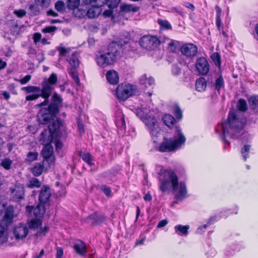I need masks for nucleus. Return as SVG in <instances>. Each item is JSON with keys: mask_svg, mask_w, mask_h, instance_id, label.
Listing matches in <instances>:
<instances>
[{"mask_svg": "<svg viewBox=\"0 0 258 258\" xmlns=\"http://www.w3.org/2000/svg\"><path fill=\"white\" fill-rule=\"evenodd\" d=\"M245 124L246 119L243 113L232 111L229 113L227 121L219 124L215 131L219 133L220 138L229 145L230 142L225 140L226 136L232 139L240 138L243 141L247 140L248 135L244 130Z\"/></svg>", "mask_w": 258, "mask_h": 258, "instance_id": "nucleus-1", "label": "nucleus"}, {"mask_svg": "<svg viewBox=\"0 0 258 258\" xmlns=\"http://www.w3.org/2000/svg\"><path fill=\"white\" fill-rule=\"evenodd\" d=\"M57 82V76L55 73H52L48 78H45L42 83V88L36 86H28L22 88V90L27 94L26 101H33L41 97L44 101L38 105L40 107L47 105L49 103V98L54 89V85Z\"/></svg>", "mask_w": 258, "mask_h": 258, "instance_id": "nucleus-2", "label": "nucleus"}, {"mask_svg": "<svg viewBox=\"0 0 258 258\" xmlns=\"http://www.w3.org/2000/svg\"><path fill=\"white\" fill-rule=\"evenodd\" d=\"M159 173V180L160 181V189L162 192L169 191L172 190L175 194V198L177 201H182L187 194L185 184L181 181L179 183V187L178 188V181L176 174L170 170H166L161 167Z\"/></svg>", "mask_w": 258, "mask_h": 258, "instance_id": "nucleus-3", "label": "nucleus"}, {"mask_svg": "<svg viewBox=\"0 0 258 258\" xmlns=\"http://www.w3.org/2000/svg\"><path fill=\"white\" fill-rule=\"evenodd\" d=\"M130 48V39L125 38L123 40L113 42L109 45L108 52L104 53H98L96 59L97 64L102 67L111 65L114 62L115 57L120 53V51Z\"/></svg>", "mask_w": 258, "mask_h": 258, "instance_id": "nucleus-4", "label": "nucleus"}, {"mask_svg": "<svg viewBox=\"0 0 258 258\" xmlns=\"http://www.w3.org/2000/svg\"><path fill=\"white\" fill-rule=\"evenodd\" d=\"M185 140L186 139L180 129L176 127L173 137L169 139L164 138L163 141L155 149L161 153L174 152L181 148Z\"/></svg>", "mask_w": 258, "mask_h": 258, "instance_id": "nucleus-5", "label": "nucleus"}, {"mask_svg": "<svg viewBox=\"0 0 258 258\" xmlns=\"http://www.w3.org/2000/svg\"><path fill=\"white\" fill-rule=\"evenodd\" d=\"M60 125V121L54 122L50 124L48 130H44L41 134L39 141L43 145H50V143L58 137Z\"/></svg>", "mask_w": 258, "mask_h": 258, "instance_id": "nucleus-6", "label": "nucleus"}, {"mask_svg": "<svg viewBox=\"0 0 258 258\" xmlns=\"http://www.w3.org/2000/svg\"><path fill=\"white\" fill-rule=\"evenodd\" d=\"M136 87L127 83H121L117 86L116 90V97L121 100H125L131 96L135 95Z\"/></svg>", "mask_w": 258, "mask_h": 258, "instance_id": "nucleus-7", "label": "nucleus"}, {"mask_svg": "<svg viewBox=\"0 0 258 258\" xmlns=\"http://www.w3.org/2000/svg\"><path fill=\"white\" fill-rule=\"evenodd\" d=\"M42 225V221L40 219L36 218L30 220L28 222V226L29 229L32 230H37L35 236L37 239H41L49 231V228L47 226L44 227H41Z\"/></svg>", "mask_w": 258, "mask_h": 258, "instance_id": "nucleus-8", "label": "nucleus"}, {"mask_svg": "<svg viewBox=\"0 0 258 258\" xmlns=\"http://www.w3.org/2000/svg\"><path fill=\"white\" fill-rule=\"evenodd\" d=\"M142 119L147 126L150 134L152 136L157 137L160 128L155 117L152 114H146L142 117Z\"/></svg>", "mask_w": 258, "mask_h": 258, "instance_id": "nucleus-9", "label": "nucleus"}, {"mask_svg": "<svg viewBox=\"0 0 258 258\" xmlns=\"http://www.w3.org/2000/svg\"><path fill=\"white\" fill-rule=\"evenodd\" d=\"M57 113H54L48 107L47 109H42L40 110L38 114V120L41 124H47L49 122L50 124H52L54 122L59 121L56 115Z\"/></svg>", "mask_w": 258, "mask_h": 258, "instance_id": "nucleus-10", "label": "nucleus"}, {"mask_svg": "<svg viewBox=\"0 0 258 258\" xmlns=\"http://www.w3.org/2000/svg\"><path fill=\"white\" fill-rule=\"evenodd\" d=\"M139 43L145 49L153 50L159 45L160 40L155 36L145 35L140 38Z\"/></svg>", "mask_w": 258, "mask_h": 258, "instance_id": "nucleus-11", "label": "nucleus"}, {"mask_svg": "<svg viewBox=\"0 0 258 258\" xmlns=\"http://www.w3.org/2000/svg\"><path fill=\"white\" fill-rule=\"evenodd\" d=\"M9 191L11 198L14 201L19 202L24 198V186L22 184L17 183L11 186Z\"/></svg>", "mask_w": 258, "mask_h": 258, "instance_id": "nucleus-12", "label": "nucleus"}, {"mask_svg": "<svg viewBox=\"0 0 258 258\" xmlns=\"http://www.w3.org/2000/svg\"><path fill=\"white\" fill-rule=\"evenodd\" d=\"M29 233V228L27 224L19 223L13 229V234L16 239L22 240L26 238Z\"/></svg>", "mask_w": 258, "mask_h": 258, "instance_id": "nucleus-13", "label": "nucleus"}, {"mask_svg": "<svg viewBox=\"0 0 258 258\" xmlns=\"http://www.w3.org/2000/svg\"><path fill=\"white\" fill-rule=\"evenodd\" d=\"M42 155L44 158V161L48 163L49 166L54 164L55 158L53 156V148L51 145H44L42 150Z\"/></svg>", "mask_w": 258, "mask_h": 258, "instance_id": "nucleus-14", "label": "nucleus"}, {"mask_svg": "<svg viewBox=\"0 0 258 258\" xmlns=\"http://www.w3.org/2000/svg\"><path fill=\"white\" fill-rule=\"evenodd\" d=\"M26 212L28 215L31 216L32 215V212H33V215L36 217H41L45 214V209L44 204L40 203L35 207L27 206L26 207Z\"/></svg>", "mask_w": 258, "mask_h": 258, "instance_id": "nucleus-15", "label": "nucleus"}, {"mask_svg": "<svg viewBox=\"0 0 258 258\" xmlns=\"http://www.w3.org/2000/svg\"><path fill=\"white\" fill-rule=\"evenodd\" d=\"M51 101L48 107L53 112L58 113L59 108L61 106L62 99L59 94L54 92L51 97Z\"/></svg>", "mask_w": 258, "mask_h": 258, "instance_id": "nucleus-16", "label": "nucleus"}, {"mask_svg": "<svg viewBox=\"0 0 258 258\" xmlns=\"http://www.w3.org/2000/svg\"><path fill=\"white\" fill-rule=\"evenodd\" d=\"M182 54L187 57H193L195 56L198 52L197 47L191 43H188L183 45L180 49Z\"/></svg>", "mask_w": 258, "mask_h": 258, "instance_id": "nucleus-17", "label": "nucleus"}, {"mask_svg": "<svg viewBox=\"0 0 258 258\" xmlns=\"http://www.w3.org/2000/svg\"><path fill=\"white\" fill-rule=\"evenodd\" d=\"M196 67L198 72L202 75L207 74L209 70L208 63L204 57H200L198 59Z\"/></svg>", "mask_w": 258, "mask_h": 258, "instance_id": "nucleus-18", "label": "nucleus"}, {"mask_svg": "<svg viewBox=\"0 0 258 258\" xmlns=\"http://www.w3.org/2000/svg\"><path fill=\"white\" fill-rule=\"evenodd\" d=\"M115 123L116 126L121 130H125L126 126L124 116L122 111L118 110L115 113Z\"/></svg>", "mask_w": 258, "mask_h": 258, "instance_id": "nucleus-19", "label": "nucleus"}, {"mask_svg": "<svg viewBox=\"0 0 258 258\" xmlns=\"http://www.w3.org/2000/svg\"><path fill=\"white\" fill-rule=\"evenodd\" d=\"M74 249L77 254L81 256H85L87 253L86 244L82 240H78L75 242Z\"/></svg>", "mask_w": 258, "mask_h": 258, "instance_id": "nucleus-20", "label": "nucleus"}, {"mask_svg": "<svg viewBox=\"0 0 258 258\" xmlns=\"http://www.w3.org/2000/svg\"><path fill=\"white\" fill-rule=\"evenodd\" d=\"M50 196V188L46 186H43L41 190L39 196L40 203L44 204L49 200Z\"/></svg>", "mask_w": 258, "mask_h": 258, "instance_id": "nucleus-21", "label": "nucleus"}, {"mask_svg": "<svg viewBox=\"0 0 258 258\" xmlns=\"http://www.w3.org/2000/svg\"><path fill=\"white\" fill-rule=\"evenodd\" d=\"M102 6V4H100V6H91V7L87 11V16L90 19L98 17L101 13L102 10L100 7Z\"/></svg>", "mask_w": 258, "mask_h": 258, "instance_id": "nucleus-22", "label": "nucleus"}, {"mask_svg": "<svg viewBox=\"0 0 258 258\" xmlns=\"http://www.w3.org/2000/svg\"><path fill=\"white\" fill-rule=\"evenodd\" d=\"M108 82L112 85L117 84L119 82V77L117 72L115 71H109L106 75Z\"/></svg>", "mask_w": 258, "mask_h": 258, "instance_id": "nucleus-23", "label": "nucleus"}, {"mask_svg": "<svg viewBox=\"0 0 258 258\" xmlns=\"http://www.w3.org/2000/svg\"><path fill=\"white\" fill-rule=\"evenodd\" d=\"M140 9V7L134 4H122L120 6V10L124 13H136Z\"/></svg>", "mask_w": 258, "mask_h": 258, "instance_id": "nucleus-24", "label": "nucleus"}, {"mask_svg": "<svg viewBox=\"0 0 258 258\" xmlns=\"http://www.w3.org/2000/svg\"><path fill=\"white\" fill-rule=\"evenodd\" d=\"M140 83L145 88L151 87L154 84V79L151 77H148L146 74H144L141 77Z\"/></svg>", "mask_w": 258, "mask_h": 258, "instance_id": "nucleus-25", "label": "nucleus"}, {"mask_svg": "<svg viewBox=\"0 0 258 258\" xmlns=\"http://www.w3.org/2000/svg\"><path fill=\"white\" fill-rule=\"evenodd\" d=\"M189 226L177 225L174 227L175 233L180 236H186L188 234V230Z\"/></svg>", "mask_w": 258, "mask_h": 258, "instance_id": "nucleus-26", "label": "nucleus"}, {"mask_svg": "<svg viewBox=\"0 0 258 258\" xmlns=\"http://www.w3.org/2000/svg\"><path fill=\"white\" fill-rule=\"evenodd\" d=\"M78 55L79 54L77 52L72 53L71 56L67 59L70 64L72 67L71 69H76L79 67L80 61Z\"/></svg>", "mask_w": 258, "mask_h": 258, "instance_id": "nucleus-27", "label": "nucleus"}, {"mask_svg": "<svg viewBox=\"0 0 258 258\" xmlns=\"http://www.w3.org/2000/svg\"><path fill=\"white\" fill-rule=\"evenodd\" d=\"M207 87V82L204 78H200L196 82V87L198 91H204Z\"/></svg>", "mask_w": 258, "mask_h": 258, "instance_id": "nucleus-28", "label": "nucleus"}, {"mask_svg": "<svg viewBox=\"0 0 258 258\" xmlns=\"http://www.w3.org/2000/svg\"><path fill=\"white\" fill-rule=\"evenodd\" d=\"M163 122L169 128H171L175 122V118L169 114H165L162 118Z\"/></svg>", "mask_w": 258, "mask_h": 258, "instance_id": "nucleus-29", "label": "nucleus"}, {"mask_svg": "<svg viewBox=\"0 0 258 258\" xmlns=\"http://www.w3.org/2000/svg\"><path fill=\"white\" fill-rule=\"evenodd\" d=\"M43 169V165L38 163L31 169V171L34 175L38 176L42 174Z\"/></svg>", "mask_w": 258, "mask_h": 258, "instance_id": "nucleus-30", "label": "nucleus"}, {"mask_svg": "<svg viewBox=\"0 0 258 258\" xmlns=\"http://www.w3.org/2000/svg\"><path fill=\"white\" fill-rule=\"evenodd\" d=\"M68 73L72 77L74 82L78 85L79 86L80 84V79L78 77L77 72L76 69H69L68 70Z\"/></svg>", "mask_w": 258, "mask_h": 258, "instance_id": "nucleus-31", "label": "nucleus"}, {"mask_svg": "<svg viewBox=\"0 0 258 258\" xmlns=\"http://www.w3.org/2000/svg\"><path fill=\"white\" fill-rule=\"evenodd\" d=\"M76 17L81 18L87 16V11L83 8L82 6L78 7L76 10L74 11Z\"/></svg>", "mask_w": 258, "mask_h": 258, "instance_id": "nucleus-32", "label": "nucleus"}, {"mask_svg": "<svg viewBox=\"0 0 258 258\" xmlns=\"http://www.w3.org/2000/svg\"><path fill=\"white\" fill-rule=\"evenodd\" d=\"M21 30V27L19 26L17 22H14L10 28V33L14 36L18 35Z\"/></svg>", "mask_w": 258, "mask_h": 258, "instance_id": "nucleus-33", "label": "nucleus"}, {"mask_svg": "<svg viewBox=\"0 0 258 258\" xmlns=\"http://www.w3.org/2000/svg\"><path fill=\"white\" fill-rule=\"evenodd\" d=\"M248 102L252 109H255L258 108V96H251L248 99Z\"/></svg>", "mask_w": 258, "mask_h": 258, "instance_id": "nucleus-34", "label": "nucleus"}, {"mask_svg": "<svg viewBox=\"0 0 258 258\" xmlns=\"http://www.w3.org/2000/svg\"><path fill=\"white\" fill-rule=\"evenodd\" d=\"M41 184L40 181L37 178L33 177L29 180L27 186L29 188L39 187Z\"/></svg>", "mask_w": 258, "mask_h": 258, "instance_id": "nucleus-35", "label": "nucleus"}, {"mask_svg": "<svg viewBox=\"0 0 258 258\" xmlns=\"http://www.w3.org/2000/svg\"><path fill=\"white\" fill-rule=\"evenodd\" d=\"M56 49L59 52V55L62 57L68 56L71 51L70 48H66L62 46H58Z\"/></svg>", "mask_w": 258, "mask_h": 258, "instance_id": "nucleus-36", "label": "nucleus"}, {"mask_svg": "<svg viewBox=\"0 0 258 258\" xmlns=\"http://www.w3.org/2000/svg\"><path fill=\"white\" fill-rule=\"evenodd\" d=\"M68 8L70 10H75L80 5V0H68Z\"/></svg>", "mask_w": 258, "mask_h": 258, "instance_id": "nucleus-37", "label": "nucleus"}, {"mask_svg": "<svg viewBox=\"0 0 258 258\" xmlns=\"http://www.w3.org/2000/svg\"><path fill=\"white\" fill-rule=\"evenodd\" d=\"M250 148V146L249 145H245L241 149V153L244 161L249 157Z\"/></svg>", "mask_w": 258, "mask_h": 258, "instance_id": "nucleus-38", "label": "nucleus"}, {"mask_svg": "<svg viewBox=\"0 0 258 258\" xmlns=\"http://www.w3.org/2000/svg\"><path fill=\"white\" fill-rule=\"evenodd\" d=\"M38 156V154L36 152H28L26 161L27 162H31L37 160Z\"/></svg>", "mask_w": 258, "mask_h": 258, "instance_id": "nucleus-39", "label": "nucleus"}, {"mask_svg": "<svg viewBox=\"0 0 258 258\" xmlns=\"http://www.w3.org/2000/svg\"><path fill=\"white\" fill-rule=\"evenodd\" d=\"M81 157L83 160L88 163L90 166L93 165L92 163V157L90 153H84L81 155Z\"/></svg>", "mask_w": 258, "mask_h": 258, "instance_id": "nucleus-40", "label": "nucleus"}, {"mask_svg": "<svg viewBox=\"0 0 258 258\" xmlns=\"http://www.w3.org/2000/svg\"><path fill=\"white\" fill-rule=\"evenodd\" d=\"M158 23L162 29H171V25L169 23V22L167 20L159 19L158 20Z\"/></svg>", "mask_w": 258, "mask_h": 258, "instance_id": "nucleus-41", "label": "nucleus"}, {"mask_svg": "<svg viewBox=\"0 0 258 258\" xmlns=\"http://www.w3.org/2000/svg\"><path fill=\"white\" fill-rule=\"evenodd\" d=\"M237 107L239 110L244 111L247 109V103L245 100L242 99H240L238 100L237 103Z\"/></svg>", "mask_w": 258, "mask_h": 258, "instance_id": "nucleus-42", "label": "nucleus"}, {"mask_svg": "<svg viewBox=\"0 0 258 258\" xmlns=\"http://www.w3.org/2000/svg\"><path fill=\"white\" fill-rule=\"evenodd\" d=\"M55 9L59 12H63L66 9L65 5L61 1H57L55 4Z\"/></svg>", "mask_w": 258, "mask_h": 258, "instance_id": "nucleus-43", "label": "nucleus"}, {"mask_svg": "<svg viewBox=\"0 0 258 258\" xmlns=\"http://www.w3.org/2000/svg\"><path fill=\"white\" fill-rule=\"evenodd\" d=\"M29 9L30 10V15L31 16H36L39 14L38 7L34 4H30L29 6Z\"/></svg>", "mask_w": 258, "mask_h": 258, "instance_id": "nucleus-44", "label": "nucleus"}, {"mask_svg": "<svg viewBox=\"0 0 258 258\" xmlns=\"http://www.w3.org/2000/svg\"><path fill=\"white\" fill-rule=\"evenodd\" d=\"M36 4L42 7H48L51 3V0H35Z\"/></svg>", "mask_w": 258, "mask_h": 258, "instance_id": "nucleus-45", "label": "nucleus"}, {"mask_svg": "<svg viewBox=\"0 0 258 258\" xmlns=\"http://www.w3.org/2000/svg\"><path fill=\"white\" fill-rule=\"evenodd\" d=\"M101 0H82L85 5L100 6Z\"/></svg>", "mask_w": 258, "mask_h": 258, "instance_id": "nucleus-46", "label": "nucleus"}, {"mask_svg": "<svg viewBox=\"0 0 258 258\" xmlns=\"http://www.w3.org/2000/svg\"><path fill=\"white\" fill-rule=\"evenodd\" d=\"M89 218L91 219H94L95 221L93 223L97 224L101 222L103 220V217L102 216L99 215L98 213H95L94 214L90 215L89 216Z\"/></svg>", "mask_w": 258, "mask_h": 258, "instance_id": "nucleus-47", "label": "nucleus"}, {"mask_svg": "<svg viewBox=\"0 0 258 258\" xmlns=\"http://www.w3.org/2000/svg\"><path fill=\"white\" fill-rule=\"evenodd\" d=\"M224 86V80L221 76H219L216 80L215 87L217 90H219Z\"/></svg>", "mask_w": 258, "mask_h": 258, "instance_id": "nucleus-48", "label": "nucleus"}, {"mask_svg": "<svg viewBox=\"0 0 258 258\" xmlns=\"http://www.w3.org/2000/svg\"><path fill=\"white\" fill-rule=\"evenodd\" d=\"M12 161L8 158H6L2 161L1 165L6 169L9 170L10 169Z\"/></svg>", "mask_w": 258, "mask_h": 258, "instance_id": "nucleus-49", "label": "nucleus"}, {"mask_svg": "<svg viewBox=\"0 0 258 258\" xmlns=\"http://www.w3.org/2000/svg\"><path fill=\"white\" fill-rule=\"evenodd\" d=\"M177 43V41L171 40L168 44L169 50L172 52L175 51L176 50Z\"/></svg>", "mask_w": 258, "mask_h": 258, "instance_id": "nucleus-50", "label": "nucleus"}, {"mask_svg": "<svg viewBox=\"0 0 258 258\" xmlns=\"http://www.w3.org/2000/svg\"><path fill=\"white\" fill-rule=\"evenodd\" d=\"M173 113L177 119H180L182 118V112L178 106L174 107Z\"/></svg>", "mask_w": 258, "mask_h": 258, "instance_id": "nucleus-51", "label": "nucleus"}, {"mask_svg": "<svg viewBox=\"0 0 258 258\" xmlns=\"http://www.w3.org/2000/svg\"><path fill=\"white\" fill-rule=\"evenodd\" d=\"M120 0H108L107 4L110 8H115L117 7Z\"/></svg>", "mask_w": 258, "mask_h": 258, "instance_id": "nucleus-52", "label": "nucleus"}, {"mask_svg": "<svg viewBox=\"0 0 258 258\" xmlns=\"http://www.w3.org/2000/svg\"><path fill=\"white\" fill-rule=\"evenodd\" d=\"M31 79V75H26L23 78L21 79H15V80L19 82L22 85H24L27 84Z\"/></svg>", "mask_w": 258, "mask_h": 258, "instance_id": "nucleus-53", "label": "nucleus"}, {"mask_svg": "<svg viewBox=\"0 0 258 258\" xmlns=\"http://www.w3.org/2000/svg\"><path fill=\"white\" fill-rule=\"evenodd\" d=\"M211 58L216 66L220 64V56L217 53H213L211 56Z\"/></svg>", "mask_w": 258, "mask_h": 258, "instance_id": "nucleus-54", "label": "nucleus"}, {"mask_svg": "<svg viewBox=\"0 0 258 258\" xmlns=\"http://www.w3.org/2000/svg\"><path fill=\"white\" fill-rule=\"evenodd\" d=\"M101 190L107 197L111 196V189L106 185H103L101 186Z\"/></svg>", "mask_w": 258, "mask_h": 258, "instance_id": "nucleus-55", "label": "nucleus"}, {"mask_svg": "<svg viewBox=\"0 0 258 258\" xmlns=\"http://www.w3.org/2000/svg\"><path fill=\"white\" fill-rule=\"evenodd\" d=\"M14 14L16 15L18 17L22 18L26 15V12L24 9H19L15 10L14 11Z\"/></svg>", "mask_w": 258, "mask_h": 258, "instance_id": "nucleus-56", "label": "nucleus"}, {"mask_svg": "<svg viewBox=\"0 0 258 258\" xmlns=\"http://www.w3.org/2000/svg\"><path fill=\"white\" fill-rule=\"evenodd\" d=\"M212 220V218H211L209 219V221L208 222V224H204L202 226H200L197 230V233L198 234H201L203 232V230L206 229L211 224V221Z\"/></svg>", "mask_w": 258, "mask_h": 258, "instance_id": "nucleus-57", "label": "nucleus"}, {"mask_svg": "<svg viewBox=\"0 0 258 258\" xmlns=\"http://www.w3.org/2000/svg\"><path fill=\"white\" fill-rule=\"evenodd\" d=\"M56 29L55 26H50L43 28L42 30L43 33H52L54 32Z\"/></svg>", "mask_w": 258, "mask_h": 258, "instance_id": "nucleus-58", "label": "nucleus"}, {"mask_svg": "<svg viewBox=\"0 0 258 258\" xmlns=\"http://www.w3.org/2000/svg\"><path fill=\"white\" fill-rule=\"evenodd\" d=\"M171 71L174 75H178L180 73V68L176 65H173Z\"/></svg>", "mask_w": 258, "mask_h": 258, "instance_id": "nucleus-59", "label": "nucleus"}, {"mask_svg": "<svg viewBox=\"0 0 258 258\" xmlns=\"http://www.w3.org/2000/svg\"><path fill=\"white\" fill-rule=\"evenodd\" d=\"M41 38V34L40 33H35L33 34V39L35 44H37L40 40Z\"/></svg>", "mask_w": 258, "mask_h": 258, "instance_id": "nucleus-60", "label": "nucleus"}, {"mask_svg": "<svg viewBox=\"0 0 258 258\" xmlns=\"http://www.w3.org/2000/svg\"><path fill=\"white\" fill-rule=\"evenodd\" d=\"M216 24L218 30L220 31L222 28V21L221 19V16H216Z\"/></svg>", "mask_w": 258, "mask_h": 258, "instance_id": "nucleus-61", "label": "nucleus"}, {"mask_svg": "<svg viewBox=\"0 0 258 258\" xmlns=\"http://www.w3.org/2000/svg\"><path fill=\"white\" fill-rule=\"evenodd\" d=\"M63 254V249L61 247H57L56 249V258H61Z\"/></svg>", "mask_w": 258, "mask_h": 258, "instance_id": "nucleus-62", "label": "nucleus"}, {"mask_svg": "<svg viewBox=\"0 0 258 258\" xmlns=\"http://www.w3.org/2000/svg\"><path fill=\"white\" fill-rule=\"evenodd\" d=\"M56 138H55L54 140H55V145L56 151H58L60 150L62 147V144L61 142L56 140Z\"/></svg>", "mask_w": 258, "mask_h": 258, "instance_id": "nucleus-63", "label": "nucleus"}, {"mask_svg": "<svg viewBox=\"0 0 258 258\" xmlns=\"http://www.w3.org/2000/svg\"><path fill=\"white\" fill-rule=\"evenodd\" d=\"M112 9L113 8H109V9L104 11V12L103 13V15L105 17H110L112 14V13H113V11L112 10Z\"/></svg>", "mask_w": 258, "mask_h": 258, "instance_id": "nucleus-64", "label": "nucleus"}]
</instances>
